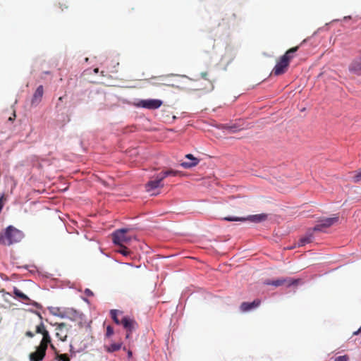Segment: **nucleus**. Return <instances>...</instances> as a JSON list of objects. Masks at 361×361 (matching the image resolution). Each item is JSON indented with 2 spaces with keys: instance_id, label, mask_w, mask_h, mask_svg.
<instances>
[{
  "instance_id": "5",
  "label": "nucleus",
  "mask_w": 361,
  "mask_h": 361,
  "mask_svg": "<svg viewBox=\"0 0 361 361\" xmlns=\"http://www.w3.org/2000/svg\"><path fill=\"white\" fill-rule=\"evenodd\" d=\"M164 179V177L161 176L160 173L157 174L156 176H154L153 177H152L151 180L146 183V190L147 192H151L154 189L163 188L164 183H162V181Z\"/></svg>"
},
{
  "instance_id": "15",
  "label": "nucleus",
  "mask_w": 361,
  "mask_h": 361,
  "mask_svg": "<svg viewBox=\"0 0 361 361\" xmlns=\"http://www.w3.org/2000/svg\"><path fill=\"white\" fill-rule=\"evenodd\" d=\"M261 303V301L258 299L255 300L252 302H244L240 305V310L242 312H247L254 308L257 307Z\"/></svg>"
},
{
  "instance_id": "35",
  "label": "nucleus",
  "mask_w": 361,
  "mask_h": 361,
  "mask_svg": "<svg viewBox=\"0 0 361 361\" xmlns=\"http://www.w3.org/2000/svg\"><path fill=\"white\" fill-rule=\"evenodd\" d=\"M131 355H132V353L130 351H128V356L130 357V356H131Z\"/></svg>"
},
{
  "instance_id": "4",
  "label": "nucleus",
  "mask_w": 361,
  "mask_h": 361,
  "mask_svg": "<svg viewBox=\"0 0 361 361\" xmlns=\"http://www.w3.org/2000/svg\"><path fill=\"white\" fill-rule=\"evenodd\" d=\"M223 219L228 221H245L247 220L254 223H260L267 219V214H259L255 215H250L247 218L227 216L224 217Z\"/></svg>"
},
{
  "instance_id": "25",
  "label": "nucleus",
  "mask_w": 361,
  "mask_h": 361,
  "mask_svg": "<svg viewBox=\"0 0 361 361\" xmlns=\"http://www.w3.org/2000/svg\"><path fill=\"white\" fill-rule=\"evenodd\" d=\"M354 182L357 183L361 180V170L359 171L354 176H353Z\"/></svg>"
},
{
  "instance_id": "18",
  "label": "nucleus",
  "mask_w": 361,
  "mask_h": 361,
  "mask_svg": "<svg viewBox=\"0 0 361 361\" xmlns=\"http://www.w3.org/2000/svg\"><path fill=\"white\" fill-rule=\"evenodd\" d=\"M202 78L207 81V85L206 87H204V89L206 90H212L214 88L213 85V80L208 78V73L207 72H202L201 73Z\"/></svg>"
},
{
  "instance_id": "9",
  "label": "nucleus",
  "mask_w": 361,
  "mask_h": 361,
  "mask_svg": "<svg viewBox=\"0 0 361 361\" xmlns=\"http://www.w3.org/2000/svg\"><path fill=\"white\" fill-rule=\"evenodd\" d=\"M289 64L287 62V60L284 58H280L279 61L276 63L274 66L272 74L274 75H280L286 72Z\"/></svg>"
},
{
  "instance_id": "24",
  "label": "nucleus",
  "mask_w": 361,
  "mask_h": 361,
  "mask_svg": "<svg viewBox=\"0 0 361 361\" xmlns=\"http://www.w3.org/2000/svg\"><path fill=\"white\" fill-rule=\"evenodd\" d=\"M118 310H111L110 312L111 316L114 322L117 324H121V321L117 317Z\"/></svg>"
},
{
  "instance_id": "34",
  "label": "nucleus",
  "mask_w": 361,
  "mask_h": 361,
  "mask_svg": "<svg viewBox=\"0 0 361 361\" xmlns=\"http://www.w3.org/2000/svg\"><path fill=\"white\" fill-rule=\"evenodd\" d=\"M63 97H60L59 98V102H62V101H63Z\"/></svg>"
},
{
  "instance_id": "26",
  "label": "nucleus",
  "mask_w": 361,
  "mask_h": 361,
  "mask_svg": "<svg viewBox=\"0 0 361 361\" xmlns=\"http://www.w3.org/2000/svg\"><path fill=\"white\" fill-rule=\"evenodd\" d=\"M349 357L348 355H341L335 359V361H348Z\"/></svg>"
},
{
  "instance_id": "8",
  "label": "nucleus",
  "mask_w": 361,
  "mask_h": 361,
  "mask_svg": "<svg viewBox=\"0 0 361 361\" xmlns=\"http://www.w3.org/2000/svg\"><path fill=\"white\" fill-rule=\"evenodd\" d=\"M56 336L61 341H65L67 338L69 328L66 323H56Z\"/></svg>"
},
{
  "instance_id": "13",
  "label": "nucleus",
  "mask_w": 361,
  "mask_h": 361,
  "mask_svg": "<svg viewBox=\"0 0 361 361\" xmlns=\"http://www.w3.org/2000/svg\"><path fill=\"white\" fill-rule=\"evenodd\" d=\"M44 94V89L42 85H39L35 90L32 99L31 100L32 106H37L42 101Z\"/></svg>"
},
{
  "instance_id": "7",
  "label": "nucleus",
  "mask_w": 361,
  "mask_h": 361,
  "mask_svg": "<svg viewBox=\"0 0 361 361\" xmlns=\"http://www.w3.org/2000/svg\"><path fill=\"white\" fill-rule=\"evenodd\" d=\"M338 221V216L335 215L331 218H326L320 220L319 224L313 228L314 231H322L324 228H329L336 224Z\"/></svg>"
},
{
  "instance_id": "28",
  "label": "nucleus",
  "mask_w": 361,
  "mask_h": 361,
  "mask_svg": "<svg viewBox=\"0 0 361 361\" xmlns=\"http://www.w3.org/2000/svg\"><path fill=\"white\" fill-rule=\"evenodd\" d=\"M85 293L86 295L87 296H92L93 295V293L92 290H90V289L87 288L85 290Z\"/></svg>"
},
{
  "instance_id": "33",
  "label": "nucleus",
  "mask_w": 361,
  "mask_h": 361,
  "mask_svg": "<svg viewBox=\"0 0 361 361\" xmlns=\"http://www.w3.org/2000/svg\"><path fill=\"white\" fill-rule=\"evenodd\" d=\"M32 304L33 305H35V307H38V305H38V303H37V302H33Z\"/></svg>"
},
{
  "instance_id": "11",
  "label": "nucleus",
  "mask_w": 361,
  "mask_h": 361,
  "mask_svg": "<svg viewBox=\"0 0 361 361\" xmlns=\"http://www.w3.org/2000/svg\"><path fill=\"white\" fill-rule=\"evenodd\" d=\"M121 324L123 325V326L127 329L128 331L126 334V338H128L130 336V334L131 331L135 329V327L137 326L136 322L130 319L128 317H123L122 319L121 320Z\"/></svg>"
},
{
  "instance_id": "23",
  "label": "nucleus",
  "mask_w": 361,
  "mask_h": 361,
  "mask_svg": "<svg viewBox=\"0 0 361 361\" xmlns=\"http://www.w3.org/2000/svg\"><path fill=\"white\" fill-rule=\"evenodd\" d=\"M119 247L120 248L119 250H118V252L122 254L123 256H128L130 254V250L126 245H122Z\"/></svg>"
},
{
  "instance_id": "36",
  "label": "nucleus",
  "mask_w": 361,
  "mask_h": 361,
  "mask_svg": "<svg viewBox=\"0 0 361 361\" xmlns=\"http://www.w3.org/2000/svg\"><path fill=\"white\" fill-rule=\"evenodd\" d=\"M360 331H361V326L360 327Z\"/></svg>"
},
{
  "instance_id": "22",
  "label": "nucleus",
  "mask_w": 361,
  "mask_h": 361,
  "mask_svg": "<svg viewBox=\"0 0 361 361\" xmlns=\"http://www.w3.org/2000/svg\"><path fill=\"white\" fill-rule=\"evenodd\" d=\"M56 359L59 361H70L67 354H59L58 352H56Z\"/></svg>"
},
{
  "instance_id": "29",
  "label": "nucleus",
  "mask_w": 361,
  "mask_h": 361,
  "mask_svg": "<svg viewBox=\"0 0 361 361\" xmlns=\"http://www.w3.org/2000/svg\"><path fill=\"white\" fill-rule=\"evenodd\" d=\"M226 128L231 129L232 132H235V129L236 128L235 126H226Z\"/></svg>"
},
{
  "instance_id": "3",
  "label": "nucleus",
  "mask_w": 361,
  "mask_h": 361,
  "mask_svg": "<svg viewBox=\"0 0 361 361\" xmlns=\"http://www.w3.org/2000/svg\"><path fill=\"white\" fill-rule=\"evenodd\" d=\"M128 229L121 228L115 231L112 233V240L114 244L122 246L129 245L133 240V236L127 235Z\"/></svg>"
},
{
  "instance_id": "2",
  "label": "nucleus",
  "mask_w": 361,
  "mask_h": 361,
  "mask_svg": "<svg viewBox=\"0 0 361 361\" xmlns=\"http://www.w3.org/2000/svg\"><path fill=\"white\" fill-rule=\"evenodd\" d=\"M23 237V233L12 226L0 233V243L4 245H11L21 240Z\"/></svg>"
},
{
  "instance_id": "19",
  "label": "nucleus",
  "mask_w": 361,
  "mask_h": 361,
  "mask_svg": "<svg viewBox=\"0 0 361 361\" xmlns=\"http://www.w3.org/2000/svg\"><path fill=\"white\" fill-rule=\"evenodd\" d=\"M160 173L164 177V178H165L166 177H167L169 176H178V175L180 174L181 172L179 171H175L173 169H168L166 171H163L160 172Z\"/></svg>"
},
{
  "instance_id": "12",
  "label": "nucleus",
  "mask_w": 361,
  "mask_h": 361,
  "mask_svg": "<svg viewBox=\"0 0 361 361\" xmlns=\"http://www.w3.org/2000/svg\"><path fill=\"white\" fill-rule=\"evenodd\" d=\"M185 158L190 161L181 162L180 166L184 169H190L195 167L200 163V161L198 158L195 157L191 154H186Z\"/></svg>"
},
{
  "instance_id": "14",
  "label": "nucleus",
  "mask_w": 361,
  "mask_h": 361,
  "mask_svg": "<svg viewBox=\"0 0 361 361\" xmlns=\"http://www.w3.org/2000/svg\"><path fill=\"white\" fill-rule=\"evenodd\" d=\"M349 71L353 74L361 75V59H354L349 65Z\"/></svg>"
},
{
  "instance_id": "27",
  "label": "nucleus",
  "mask_w": 361,
  "mask_h": 361,
  "mask_svg": "<svg viewBox=\"0 0 361 361\" xmlns=\"http://www.w3.org/2000/svg\"><path fill=\"white\" fill-rule=\"evenodd\" d=\"M114 334V329L111 326L106 327V336H111Z\"/></svg>"
},
{
  "instance_id": "20",
  "label": "nucleus",
  "mask_w": 361,
  "mask_h": 361,
  "mask_svg": "<svg viewBox=\"0 0 361 361\" xmlns=\"http://www.w3.org/2000/svg\"><path fill=\"white\" fill-rule=\"evenodd\" d=\"M312 237H313L312 235L310 234L309 235L301 238L298 243V246L302 247V246H304L307 243H311L312 240Z\"/></svg>"
},
{
  "instance_id": "1",
  "label": "nucleus",
  "mask_w": 361,
  "mask_h": 361,
  "mask_svg": "<svg viewBox=\"0 0 361 361\" xmlns=\"http://www.w3.org/2000/svg\"><path fill=\"white\" fill-rule=\"evenodd\" d=\"M35 317L30 319V324H35V331H27L25 336L33 338L36 334H42V338L39 345L35 348V351L31 353L29 355L30 361H42L46 355L49 345H50L51 349L55 350V353L57 351L54 345L51 343V336L42 322L41 314L37 312H35Z\"/></svg>"
},
{
  "instance_id": "31",
  "label": "nucleus",
  "mask_w": 361,
  "mask_h": 361,
  "mask_svg": "<svg viewBox=\"0 0 361 361\" xmlns=\"http://www.w3.org/2000/svg\"><path fill=\"white\" fill-rule=\"evenodd\" d=\"M360 332H361V331H360V329H359L357 331H355V332L353 333V334H354V335H357V334H359Z\"/></svg>"
},
{
  "instance_id": "32",
  "label": "nucleus",
  "mask_w": 361,
  "mask_h": 361,
  "mask_svg": "<svg viewBox=\"0 0 361 361\" xmlns=\"http://www.w3.org/2000/svg\"><path fill=\"white\" fill-rule=\"evenodd\" d=\"M15 117H16V114L14 113V114H13V118L10 117L8 120H9V121H13V120L15 118Z\"/></svg>"
},
{
  "instance_id": "6",
  "label": "nucleus",
  "mask_w": 361,
  "mask_h": 361,
  "mask_svg": "<svg viewBox=\"0 0 361 361\" xmlns=\"http://www.w3.org/2000/svg\"><path fill=\"white\" fill-rule=\"evenodd\" d=\"M162 104L163 102L160 99H149L140 100L137 103L136 106L147 109H157L162 105Z\"/></svg>"
},
{
  "instance_id": "10",
  "label": "nucleus",
  "mask_w": 361,
  "mask_h": 361,
  "mask_svg": "<svg viewBox=\"0 0 361 361\" xmlns=\"http://www.w3.org/2000/svg\"><path fill=\"white\" fill-rule=\"evenodd\" d=\"M298 283V280L293 279V280H287L285 279H279L274 281L267 280L264 282L266 285H271L276 287L281 286L285 284H287V286H290L292 285H297Z\"/></svg>"
},
{
  "instance_id": "30",
  "label": "nucleus",
  "mask_w": 361,
  "mask_h": 361,
  "mask_svg": "<svg viewBox=\"0 0 361 361\" xmlns=\"http://www.w3.org/2000/svg\"><path fill=\"white\" fill-rule=\"evenodd\" d=\"M70 348H71V349H70V351H71V352L75 353V351L73 350V345H72V344H71V345H70Z\"/></svg>"
},
{
  "instance_id": "17",
  "label": "nucleus",
  "mask_w": 361,
  "mask_h": 361,
  "mask_svg": "<svg viewBox=\"0 0 361 361\" xmlns=\"http://www.w3.org/2000/svg\"><path fill=\"white\" fill-rule=\"evenodd\" d=\"M121 343H114L110 344L109 345H105L104 348L108 353H114L119 350L121 348Z\"/></svg>"
},
{
  "instance_id": "16",
  "label": "nucleus",
  "mask_w": 361,
  "mask_h": 361,
  "mask_svg": "<svg viewBox=\"0 0 361 361\" xmlns=\"http://www.w3.org/2000/svg\"><path fill=\"white\" fill-rule=\"evenodd\" d=\"M299 47H294L289 49L286 52L281 56L282 59H286L288 64L290 60L294 57V54L298 51Z\"/></svg>"
},
{
  "instance_id": "21",
  "label": "nucleus",
  "mask_w": 361,
  "mask_h": 361,
  "mask_svg": "<svg viewBox=\"0 0 361 361\" xmlns=\"http://www.w3.org/2000/svg\"><path fill=\"white\" fill-rule=\"evenodd\" d=\"M13 293L15 294V295L19 298H20L21 300H26V301H30V299L25 295L23 293H22L18 288H14L13 289Z\"/></svg>"
}]
</instances>
